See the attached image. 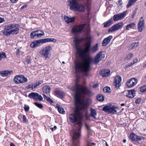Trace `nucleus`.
I'll list each match as a JSON object with an SVG mask.
<instances>
[{"instance_id": "obj_1", "label": "nucleus", "mask_w": 146, "mask_h": 146, "mask_svg": "<svg viewBox=\"0 0 146 146\" xmlns=\"http://www.w3.org/2000/svg\"><path fill=\"white\" fill-rule=\"evenodd\" d=\"M75 109L74 112L69 115V120L72 123H76L74 125L73 130L71 131V135H73V138H80L81 136V129L82 124L80 119L81 118V111H83L84 115L87 116L88 113L87 105L83 101L78 103L76 101Z\"/></svg>"}, {"instance_id": "obj_2", "label": "nucleus", "mask_w": 146, "mask_h": 146, "mask_svg": "<svg viewBox=\"0 0 146 146\" xmlns=\"http://www.w3.org/2000/svg\"><path fill=\"white\" fill-rule=\"evenodd\" d=\"M103 53L102 51L98 52L94 59L92 57H89L84 62H75L74 68L75 72L77 73L82 72L85 74L86 76H88V72L90 69V64L92 62L94 64H97L104 58L105 55L104 54H102Z\"/></svg>"}, {"instance_id": "obj_3", "label": "nucleus", "mask_w": 146, "mask_h": 146, "mask_svg": "<svg viewBox=\"0 0 146 146\" xmlns=\"http://www.w3.org/2000/svg\"><path fill=\"white\" fill-rule=\"evenodd\" d=\"M79 80V78L77 77L75 81V85L68 87L70 90L75 92L74 99L78 103L80 102L81 97V93L89 96L92 94L91 91L87 87L78 84Z\"/></svg>"}, {"instance_id": "obj_4", "label": "nucleus", "mask_w": 146, "mask_h": 146, "mask_svg": "<svg viewBox=\"0 0 146 146\" xmlns=\"http://www.w3.org/2000/svg\"><path fill=\"white\" fill-rule=\"evenodd\" d=\"M69 5L71 10L82 12H84L85 11L84 7L80 5L77 0H70Z\"/></svg>"}, {"instance_id": "obj_5", "label": "nucleus", "mask_w": 146, "mask_h": 146, "mask_svg": "<svg viewBox=\"0 0 146 146\" xmlns=\"http://www.w3.org/2000/svg\"><path fill=\"white\" fill-rule=\"evenodd\" d=\"M85 46L84 49H79L77 51V54L82 59H85L86 55L90 51V42H87L85 44Z\"/></svg>"}, {"instance_id": "obj_6", "label": "nucleus", "mask_w": 146, "mask_h": 146, "mask_svg": "<svg viewBox=\"0 0 146 146\" xmlns=\"http://www.w3.org/2000/svg\"><path fill=\"white\" fill-rule=\"evenodd\" d=\"M19 27H17L15 29H13L9 31H2L1 32L4 36H10L11 34L17 35L19 32Z\"/></svg>"}, {"instance_id": "obj_7", "label": "nucleus", "mask_w": 146, "mask_h": 146, "mask_svg": "<svg viewBox=\"0 0 146 146\" xmlns=\"http://www.w3.org/2000/svg\"><path fill=\"white\" fill-rule=\"evenodd\" d=\"M117 108L114 106L111 107L109 106H106L103 108L102 110L106 112L115 114L117 113Z\"/></svg>"}, {"instance_id": "obj_8", "label": "nucleus", "mask_w": 146, "mask_h": 146, "mask_svg": "<svg viewBox=\"0 0 146 146\" xmlns=\"http://www.w3.org/2000/svg\"><path fill=\"white\" fill-rule=\"evenodd\" d=\"M123 23L120 22L113 25L108 30L109 33L114 32L122 28Z\"/></svg>"}, {"instance_id": "obj_9", "label": "nucleus", "mask_w": 146, "mask_h": 146, "mask_svg": "<svg viewBox=\"0 0 146 146\" xmlns=\"http://www.w3.org/2000/svg\"><path fill=\"white\" fill-rule=\"evenodd\" d=\"M127 11H125L122 13L114 15L113 16V20L114 21H118L123 19Z\"/></svg>"}, {"instance_id": "obj_10", "label": "nucleus", "mask_w": 146, "mask_h": 146, "mask_svg": "<svg viewBox=\"0 0 146 146\" xmlns=\"http://www.w3.org/2000/svg\"><path fill=\"white\" fill-rule=\"evenodd\" d=\"M121 76H117L114 78V81L113 83L115 85V87L117 89L119 88L121 85Z\"/></svg>"}, {"instance_id": "obj_11", "label": "nucleus", "mask_w": 146, "mask_h": 146, "mask_svg": "<svg viewBox=\"0 0 146 146\" xmlns=\"http://www.w3.org/2000/svg\"><path fill=\"white\" fill-rule=\"evenodd\" d=\"M84 40L83 38H76L74 40V42L75 44V48L76 49V52L77 54V51L79 49H80V48L79 44L81 42Z\"/></svg>"}, {"instance_id": "obj_12", "label": "nucleus", "mask_w": 146, "mask_h": 146, "mask_svg": "<svg viewBox=\"0 0 146 146\" xmlns=\"http://www.w3.org/2000/svg\"><path fill=\"white\" fill-rule=\"evenodd\" d=\"M84 27V26L83 25L76 26L73 28L72 32L73 33L79 32L81 31Z\"/></svg>"}, {"instance_id": "obj_13", "label": "nucleus", "mask_w": 146, "mask_h": 146, "mask_svg": "<svg viewBox=\"0 0 146 146\" xmlns=\"http://www.w3.org/2000/svg\"><path fill=\"white\" fill-rule=\"evenodd\" d=\"M50 46H47L43 48L42 51L40 53L42 54L45 58L48 57L49 52L50 51Z\"/></svg>"}, {"instance_id": "obj_14", "label": "nucleus", "mask_w": 146, "mask_h": 146, "mask_svg": "<svg viewBox=\"0 0 146 146\" xmlns=\"http://www.w3.org/2000/svg\"><path fill=\"white\" fill-rule=\"evenodd\" d=\"M112 38V36L110 35L104 38L102 42V46H105L107 45L110 42Z\"/></svg>"}, {"instance_id": "obj_15", "label": "nucleus", "mask_w": 146, "mask_h": 146, "mask_svg": "<svg viewBox=\"0 0 146 146\" xmlns=\"http://www.w3.org/2000/svg\"><path fill=\"white\" fill-rule=\"evenodd\" d=\"M18 26L19 27V25L13 23L12 24H9L5 27V29L3 31H9L17 27Z\"/></svg>"}, {"instance_id": "obj_16", "label": "nucleus", "mask_w": 146, "mask_h": 146, "mask_svg": "<svg viewBox=\"0 0 146 146\" xmlns=\"http://www.w3.org/2000/svg\"><path fill=\"white\" fill-rule=\"evenodd\" d=\"M144 24L143 21L140 20L138 25L137 30L139 32H141L144 28Z\"/></svg>"}, {"instance_id": "obj_17", "label": "nucleus", "mask_w": 146, "mask_h": 146, "mask_svg": "<svg viewBox=\"0 0 146 146\" xmlns=\"http://www.w3.org/2000/svg\"><path fill=\"white\" fill-rule=\"evenodd\" d=\"M110 71L109 70H103L101 71V75L104 77L108 76L110 74Z\"/></svg>"}, {"instance_id": "obj_18", "label": "nucleus", "mask_w": 146, "mask_h": 146, "mask_svg": "<svg viewBox=\"0 0 146 146\" xmlns=\"http://www.w3.org/2000/svg\"><path fill=\"white\" fill-rule=\"evenodd\" d=\"M64 19L67 23H69L74 22L75 20V18L74 17L70 18L66 16H64Z\"/></svg>"}, {"instance_id": "obj_19", "label": "nucleus", "mask_w": 146, "mask_h": 146, "mask_svg": "<svg viewBox=\"0 0 146 146\" xmlns=\"http://www.w3.org/2000/svg\"><path fill=\"white\" fill-rule=\"evenodd\" d=\"M135 90H129L126 95L129 98H133L135 96Z\"/></svg>"}, {"instance_id": "obj_20", "label": "nucleus", "mask_w": 146, "mask_h": 146, "mask_svg": "<svg viewBox=\"0 0 146 146\" xmlns=\"http://www.w3.org/2000/svg\"><path fill=\"white\" fill-rule=\"evenodd\" d=\"M99 50L98 44H96L90 49V52L92 53H94Z\"/></svg>"}, {"instance_id": "obj_21", "label": "nucleus", "mask_w": 146, "mask_h": 146, "mask_svg": "<svg viewBox=\"0 0 146 146\" xmlns=\"http://www.w3.org/2000/svg\"><path fill=\"white\" fill-rule=\"evenodd\" d=\"M22 75H17L14 78V81L16 84L21 83V80Z\"/></svg>"}, {"instance_id": "obj_22", "label": "nucleus", "mask_w": 146, "mask_h": 146, "mask_svg": "<svg viewBox=\"0 0 146 146\" xmlns=\"http://www.w3.org/2000/svg\"><path fill=\"white\" fill-rule=\"evenodd\" d=\"M51 88L50 87L48 86H46L42 88L43 92L46 94H49Z\"/></svg>"}, {"instance_id": "obj_23", "label": "nucleus", "mask_w": 146, "mask_h": 146, "mask_svg": "<svg viewBox=\"0 0 146 146\" xmlns=\"http://www.w3.org/2000/svg\"><path fill=\"white\" fill-rule=\"evenodd\" d=\"M113 23V20L112 19H110L108 21L104 23V27H106L110 26Z\"/></svg>"}, {"instance_id": "obj_24", "label": "nucleus", "mask_w": 146, "mask_h": 146, "mask_svg": "<svg viewBox=\"0 0 146 146\" xmlns=\"http://www.w3.org/2000/svg\"><path fill=\"white\" fill-rule=\"evenodd\" d=\"M72 136L73 139V145L72 146H79V141L78 139L80 138H73V135H71Z\"/></svg>"}, {"instance_id": "obj_25", "label": "nucleus", "mask_w": 146, "mask_h": 146, "mask_svg": "<svg viewBox=\"0 0 146 146\" xmlns=\"http://www.w3.org/2000/svg\"><path fill=\"white\" fill-rule=\"evenodd\" d=\"M135 26V24L134 23H130L126 26V29L129 30L130 29H133Z\"/></svg>"}, {"instance_id": "obj_26", "label": "nucleus", "mask_w": 146, "mask_h": 146, "mask_svg": "<svg viewBox=\"0 0 146 146\" xmlns=\"http://www.w3.org/2000/svg\"><path fill=\"white\" fill-rule=\"evenodd\" d=\"M139 42H134L130 45V48L131 50H132L137 47L139 45Z\"/></svg>"}, {"instance_id": "obj_27", "label": "nucleus", "mask_w": 146, "mask_h": 146, "mask_svg": "<svg viewBox=\"0 0 146 146\" xmlns=\"http://www.w3.org/2000/svg\"><path fill=\"white\" fill-rule=\"evenodd\" d=\"M29 97L35 100H36V93L32 92L29 94Z\"/></svg>"}, {"instance_id": "obj_28", "label": "nucleus", "mask_w": 146, "mask_h": 146, "mask_svg": "<svg viewBox=\"0 0 146 146\" xmlns=\"http://www.w3.org/2000/svg\"><path fill=\"white\" fill-rule=\"evenodd\" d=\"M54 92L56 95L60 97H63L64 96V93L60 90H56Z\"/></svg>"}, {"instance_id": "obj_29", "label": "nucleus", "mask_w": 146, "mask_h": 146, "mask_svg": "<svg viewBox=\"0 0 146 146\" xmlns=\"http://www.w3.org/2000/svg\"><path fill=\"white\" fill-rule=\"evenodd\" d=\"M137 0H129L127 4L126 7L129 8L135 3Z\"/></svg>"}, {"instance_id": "obj_30", "label": "nucleus", "mask_w": 146, "mask_h": 146, "mask_svg": "<svg viewBox=\"0 0 146 146\" xmlns=\"http://www.w3.org/2000/svg\"><path fill=\"white\" fill-rule=\"evenodd\" d=\"M10 72L9 71H4L0 72V74L1 76L3 77L6 76H8V74Z\"/></svg>"}, {"instance_id": "obj_31", "label": "nucleus", "mask_w": 146, "mask_h": 146, "mask_svg": "<svg viewBox=\"0 0 146 146\" xmlns=\"http://www.w3.org/2000/svg\"><path fill=\"white\" fill-rule=\"evenodd\" d=\"M43 95L44 99L46 100L49 103L51 104L53 102V100L50 98L47 97L44 94H43Z\"/></svg>"}, {"instance_id": "obj_32", "label": "nucleus", "mask_w": 146, "mask_h": 146, "mask_svg": "<svg viewBox=\"0 0 146 146\" xmlns=\"http://www.w3.org/2000/svg\"><path fill=\"white\" fill-rule=\"evenodd\" d=\"M137 135H135L134 133H131L130 135L131 139L133 141H135L136 140V136Z\"/></svg>"}, {"instance_id": "obj_33", "label": "nucleus", "mask_w": 146, "mask_h": 146, "mask_svg": "<svg viewBox=\"0 0 146 146\" xmlns=\"http://www.w3.org/2000/svg\"><path fill=\"white\" fill-rule=\"evenodd\" d=\"M90 112L91 116L96 119L97 115V113L96 110L94 109H91L90 110Z\"/></svg>"}, {"instance_id": "obj_34", "label": "nucleus", "mask_w": 146, "mask_h": 146, "mask_svg": "<svg viewBox=\"0 0 146 146\" xmlns=\"http://www.w3.org/2000/svg\"><path fill=\"white\" fill-rule=\"evenodd\" d=\"M46 38H44L42 39H39L37 40V46L38 45L40 44H42L43 43L46 42Z\"/></svg>"}, {"instance_id": "obj_35", "label": "nucleus", "mask_w": 146, "mask_h": 146, "mask_svg": "<svg viewBox=\"0 0 146 146\" xmlns=\"http://www.w3.org/2000/svg\"><path fill=\"white\" fill-rule=\"evenodd\" d=\"M97 99L100 102H102L104 100V98L103 95L100 94L97 96Z\"/></svg>"}, {"instance_id": "obj_36", "label": "nucleus", "mask_w": 146, "mask_h": 146, "mask_svg": "<svg viewBox=\"0 0 146 146\" xmlns=\"http://www.w3.org/2000/svg\"><path fill=\"white\" fill-rule=\"evenodd\" d=\"M56 107L58 108V112L60 113H64L65 111L64 110L63 108L56 105Z\"/></svg>"}, {"instance_id": "obj_37", "label": "nucleus", "mask_w": 146, "mask_h": 146, "mask_svg": "<svg viewBox=\"0 0 146 146\" xmlns=\"http://www.w3.org/2000/svg\"><path fill=\"white\" fill-rule=\"evenodd\" d=\"M126 85L128 88H131L134 86L131 80H129L126 83Z\"/></svg>"}, {"instance_id": "obj_38", "label": "nucleus", "mask_w": 146, "mask_h": 146, "mask_svg": "<svg viewBox=\"0 0 146 146\" xmlns=\"http://www.w3.org/2000/svg\"><path fill=\"white\" fill-rule=\"evenodd\" d=\"M140 90L141 93L146 92V84L140 87Z\"/></svg>"}, {"instance_id": "obj_39", "label": "nucleus", "mask_w": 146, "mask_h": 146, "mask_svg": "<svg viewBox=\"0 0 146 146\" xmlns=\"http://www.w3.org/2000/svg\"><path fill=\"white\" fill-rule=\"evenodd\" d=\"M31 38H34L36 36V31L32 32L30 34Z\"/></svg>"}, {"instance_id": "obj_40", "label": "nucleus", "mask_w": 146, "mask_h": 146, "mask_svg": "<svg viewBox=\"0 0 146 146\" xmlns=\"http://www.w3.org/2000/svg\"><path fill=\"white\" fill-rule=\"evenodd\" d=\"M21 83H23L27 82L28 81L27 78L25 77L24 76L22 75L21 80Z\"/></svg>"}, {"instance_id": "obj_41", "label": "nucleus", "mask_w": 146, "mask_h": 146, "mask_svg": "<svg viewBox=\"0 0 146 146\" xmlns=\"http://www.w3.org/2000/svg\"><path fill=\"white\" fill-rule=\"evenodd\" d=\"M145 139V137L137 135V136H136V141L137 142L138 141H140L142 139L144 140Z\"/></svg>"}, {"instance_id": "obj_42", "label": "nucleus", "mask_w": 146, "mask_h": 146, "mask_svg": "<svg viewBox=\"0 0 146 146\" xmlns=\"http://www.w3.org/2000/svg\"><path fill=\"white\" fill-rule=\"evenodd\" d=\"M110 89L109 87H105L103 89V91L104 92L109 93L110 92Z\"/></svg>"}, {"instance_id": "obj_43", "label": "nucleus", "mask_w": 146, "mask_h": 146, "mask_svg": "<svg viewBox=\"0 0 146 146\" xmlns=\"http://www.w3.org/2000/svg\"><path fill=\"white\" fill-rule=\"evenodd\" d=\"M30 46L32 48H34L36 46V40L32 42L30 44Z\"/></svg>"}, {"instance_id": "obj_44", "label": "nucleus", "mask_w": 146, "mask_h": 146, "mask_svg": "<svg viewBox=\"0 0 146 146\" xmlns=\"http://www.w3.org/2000/svg\"><path fill=\"white\" fill-rule=\"evenodd\" d=\"M133 85L134 86L137 82V80L135 78H132L130 79Z\"/></svg>"}, {"instance_id": "obj_45", "label": "nucleus", "mask_w": 146, "mask_h": 146, "mask_svg": "<svg viewBox=\"0 0 146 146\" xmlns=\"http://www.w3.org/2000/svg\"><path fill=\"white\" fill-rule=\"evenodd\" d=\"M31 56H27L26 58L25 62L28 64H29L31 62Z\"/></svg>"}, {"instance_id": "obj_46", "label": "nucleus", "mask_w": 146, "mask_h": 146, "mask_svg": "<svg viewBox=\"0 0 146 146\" xmlns=\"http://www.w3.org/2000/svg\"><path fill=\"white\" fill-rule=\"evenodd\" d=\"M133 56V54L131 53H130L128 55L126 56L125 58L126 60L130 59Z\"/></svg>"}, {"instance_id": "obj_47", "label": "nucleus", "mask_w": 146, "mask_h": 146, "mask_svg": "<svg viewBox=\"0 0 146 146\" xmlns=\"http://www.w3.org/2000/svg\"><path fill=\"white\" fill-rule=\"evenodd\" d=\"M95 145V143H91L88 140H87V146H94Z\"/></svg>"}, {"instance_id": "obj_48", "label": "nucleus", "mask_w": 146, "mask_h": 146, "mask_svg": "<svg viewBox=\"0 0 146 146\" xmlns=\"http://www.w3.org/2000/svg\"><path fill=\"white\" fill-rule=\"evenodd\" d=\"M43 99L42 96L37 93V100H38L39 101H42Z\"/></svg>"}, {"instance_id": "obj_49", "label": "nucleus", "mask_w": 146, "mask_h": 146, "mask_svg": "<svg viewBox=\"0 0 146 146\" xmlns=\"http://www.w3.org/2000/svg\"><path fill=\"white\" fill-rule=\"evenodd\" d=\"M41 33H37V37L40 38L41 37L44 36L45 35L44 32L42 31H41Z\"/></svg>"}, {"instance_id": "obj_50", "label": "nucleus", "mask_w": 146, "mask_h": 146, "mask_svg": "<svg viewBox=\"0 0 146 146\" xmlns=\"http://www.w3.org/2000/svg\"><path fill=\"white\" fill-rule=\"evenodd\" d=\"M46 42H54L56 41V39H55L53 38H46Z\"/></svg>"}, {"instance_id": "obj_51", "label": "nucleus", "mask_w": 146, "mask_h": 146, "mask_svg": "<svg viewBox=\"0 0 146 146\" xmlns=\"http://www.w3.org/2000/svg\"><path fill=\"white\" fill-rule=\"evenodd\" d=\"M6 57L5 53V52H3L1 53L0 52V60L2 58Z\"/></svg>"}, {"instance_id": "obj_52", "label": "nucleus", "mask_w": 146, "mask_h": 146, "mask_svg": "<svg viewBox=\"0 0 146 146\" xmlns=\"http://www.w3.org/2000/svg\"><path fill=\"white\" fill-rule=\"evenodd\" d=\"M36 83L34 87L33 85H29L27 87V88L28 89H30V88H31L32 89H33L34 88H36Z\"/></svg>"}, {"instance_id": "obj_53", "label": "nucleus", "mask_w": 146, "mask_h": 146, "mask_svg": "<svg viewBox=\"0 0 146 146\" xmlns=\"http://www.w3.org/2000/svg\"><path fill=\"white\" fill-rule=\"evenodd\" d=\"M37 107L40 109H42L43 107V106L42 104L37 103Z\"/></svg>"}, {"instance_id": "obj_54", "label": "nucleus", "mask_w": 146, "mask_h": 146, "mask_svg": "<svg viewBox=\"0 0 146 146\" xmlns=\"http://www.w3.org/2000/svg\"><path fill=\"white\" fill-rule=\"evenodd\" d=\"M141 100L140 98H139L137 99L135 101V103L136 104H139L141 103Z\"/></svg>"}, {"instance_id": "obj_55", "label": "nucleus", "mask_w": 146, "mask_h": 146, "mask_svg": "<svg viewBox=\"0 0 146 146\" xmlns=\"http://www.w3.org/2000/svg\"><path fill=\"white\" fill-rule=\"evenodd\" d=\"M24 108L25 111L26 112L28 111L29 109V106H25Z\"/></svg>"}, {"instance_id": "obj_56", "label": "nucleus", "mask_w": 146, "mask_h": 146, "mask_svg": "<svg viewBox=\"0 0 146 146\" xmlns=\"http://www.w3.org/2000/svg\"><path fill=\"white\" fill-rule=\"evenodd\" d=\"M23 122L26 123L27 122V118L25 115H23Z\"/></svg>"}, {"instance_id": "obj_57", "label": "nucleus", "mask_w": 146, "mask_h": 146, "mask_svg": "<svg viewBox=\"0 0 146 146\" xmlns=\"http://www.w3.org/2000/svg\"><path fill=\"white\" fill-rule=\"evenodd\" d=\"M134 64V63H132V62H131L129 64H127L125 67H129L131 66L132 65Z\"/></svg>"}, {"instance_id": "obj_58", "label": "nucleus", "mask_w": 146, "mask_h": 146, "mask_svg": "<svg viewBox=\"0 0 146 146\" xmlns=\"http://www.w3.org/2000/svg\"><path fill=\"white\" fill-rule=\"evenodd\" d=\"M86 101L89 104L91 103L92 102L91 100L89 98H87L86 99Z\"/></svg>"}, {"instance_id": "obj_59", "label": "nucleus", "mask_w": 146, "mask_h": 146, "mask_svg": "<svg viewBox=\"0 0 146 146\" xmlns=\"http://www.w3.org/2000/svg\"><path fill=\"white\" fill-rule=\"evenodd\" d=\"M122 2L121 0H119L118 1V4L119 6H120L122 4Z\"/></svg>"}, {"instance_id": "obj_60", "label": "nucleus", "mask_w": 146, "mask_h": 146, "mask_svg": "<svg viewBox=\"0 0 146 146\" xmlns=\"http://www.w3.org/2000/svg\"><path fill=\"white\" fill-rule=\"evenodd\" d=\"M85 126H86V129L88 131H89L90 130V126H88V125H87V124H86L85 125Z\"/></svg>"}, {"instance_id": "obj_61", "label": "nucleus", "mask_w": 146, "mask_h": 146, "mask_svg": "<svg viewBox=\"0 0 146 146\" xmlns=\"http://www.w3.org/2000/svg\"><path fill=\"white\" fill-rule=\"evenodd\" d=\"M43 82V81L42 80H40L38 82V83L37 84V86L41 84Z\"/></svg>"}, {"instance_id": "obj_62", "label": "nucleus", "mask_w": 146, "mask_h": 146, "mask_svg": "<svg viewBox=\"0 0 146 146\" xmlns=\"http://www.w3.org/2000/svg\"><path fill=\"white\" fill-rule=\"evenodd\" d=\"M27 7V5H25L22 6L21 8V9L22 10L24 9L25 8H26Z\"/></svg>"}, {"instance_id": "obj_63", "label": "nucleus", "mask_w": 146, "mask_h": 146, "mask_svg": "<svg viewBox=\"0 0 146 146\" xmlns=\"http://www.w3.org/2000/svg\"><path fill=\"white\" fill-rule=\"evenodd\" d=\"M98 86V84H94L93 86V88H97Z\"/></svg>"}, {"instance_id": "obj_64", "label": "nucleus", "mask_w": 146, "mask_h": 146, "mask_svg": "<svg viewBox=\"0 0 146 146\" xmlns=\"http://www.w3.org/2000/svg\"><path fill=\"white\" fill-rule=\"evenodd\" d=\"M4 20L3 18L0 17V23L4 22Z\"/></svg>"}]
</instances>
